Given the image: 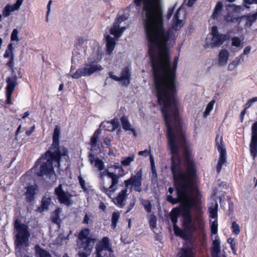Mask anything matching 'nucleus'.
Returning <instances> with one entry per match:
<instances>
[{
    "instance_id": "nucleus-1",
    "label": "nucleus",
    "mask_w": 257,
    "mask_h": 257,
    "mask_svg": "<svg viewBox=\"0 0 257 257\" xmlns=\"http://www.w3.org/2000/svg\"><path fill=\"white\" fill-rule=\"evenodd\" d=\"M158 102L167 128V137L172 156L171 170L176 184L177 197L171 194L174 192L169 188L170 195L167 200L173 204L180 202L184 204V224L190 232L201 230L204 225L203 217L202 195L195 186L196 170L193 163L188 162L187 172L181 170L179 148L187 147L180 117V105L176 90H155Z\"/></svg>"
},
{
    "instance_id": "nucleus-2",
    "label": "nucleus",
    "mask_w": 257,
    "mask_h": 257,
    "mask_svg": "<svg viewBox=\"0 0 257 257\" xmlns=\"http://www.w3.org/2000/svg\"><path fill=\"white\" fill-rule=\"evenodd\" d=\"M60 128L56 126L53 135V143L51 151H47L45 157L40 158L37 162L34 171L39 176L50 177L54 173V167H60L66 166L69 160L67 150L64 147H59Z\"/></svg>"
},
{
    "instance_id": "nucleus-3",
    "label": "nucleus",
    "mask_w": 257,
    "mask_h": 257,
    "mask_svg": "<svg viewBox=\"0 0 257 257\" xmlns=\"http://www.w3.org/2000/svg\"><path fill=\"white\" fill-rule=\"evenodd\" d=\"M15 228L17 231L15 241L16 254L17 257H31L27 254L26 251L22 250V247L28 246L29 239L30 236L28 231V226L21 221L17 219L15 222Z\"/></svg>"
},
{
    "instance_id": "nucleus-4",
    "label": "nucleus",
    "mask_w": 257,
    "mask_h": 257,
    "mask_svg": "<svg viewBox=\"0 0 257 257\" xmlns=\"http://www.w3.org/2000/svg\"><path fill=\"white\" fill-rule=\"evenodd\" d=\"M99 177L101 180L100 185L101 191L110 197L118 189L116 185L119 182V175L106 170L100 172Z\"/></svg>"
},
{
    "instance_id": "nucleus-5",
    "label": "nucleus",
    "mask_w": 257,
    "mask_h": 257,
    "mask_svg": "<svg viewBox=\"0 0 257 257\" xmlns=\"http://www.w3.org/2000/svg\"><path fill=\"white\" fill-rule=\"evenodd\" d=\"M102 69V66L95 61L88 59L87 62L84 64L71 75L74 79H78L83 76H89L93 73Z\"/></svg>"
},
{
    "instance_id": "nucleus-6",
    "label": "nucleus",
    "mask_w": 257,
    "mask_h": 257,
    "mask_svg": "<svg viewBox=\"0 0 257 257\" xmlns=\"http://www.w3.org/2000/svg\"><path fill=\"white\" fill-rule=\"evenodd\" d=\"M227 36L219 34L216 26L211 28L210 35L207 36L206 39V45L207 47L214 48L222 44L227 39Z\"/></svg>"
},
{
    "instance_id": "nucleus-7",
    "label": "nucleus",
    "mask_w": 257,
    "mask_h": 257,
    "mask_svg": "<svg viewBox=\"0 0 257 257\" xmlns=\"http://www.w3.org/2000/svg\"><path fill=\"white\" fill-rule=\"evenodd\" d=\"M112 249L109 245V239L104 237L97 245L96 252L97 257H110L112 253Z\"/></svg>"
},
{
    "instance_id": "nucleus-8",
    "label": "nucleus",
    "mask_w": 257,
    "mask_h": 257,
    "mask_svg": "<svg viewBox=\"0 0 257 257\" xmlns=\"http://www.w3.org/2000/svg\"><path fill=\"white\" fill-rule=\"evenodd\" d=\"M143 172L141 168L137 170L136 174L132 175L130 178L126 180L124 184L126 187L129 185H132L134 187L135 191L140 192L142 189L141 188L142 182Z\"/></svg>"
},
{
    "instance_id": "nucleus-9",
    "label": "nucleus",
    "mask_w": 257,
    "mask_h": 257,
    "mask_svg": "<svg viewBox=\"0 0 257 257\" xmlns=\"http://www.w3.org/2000/svg\"><path fill=\"white\" fill-rule=\"evenodd\" d=\"M6 82L7 84L6 87V95L7 97V102L8 104L11 103L12 95L15 91V88L18 85V77L16 74H12L11 76L6 78Z\"/></svg>"
},
{
    "instance_id": "nucleus-10",
    "label": "nucleus",
    "mask_w": 257,
    "mask_h": 257,
    "mask_svg": "<svg viewBox=\"0 0 257 257\" xmlns=\"http://www.w3.org/2000/svg\"><path fill=\"white\" fill-rule=\"evenodd\" d=\"M100 128H102L106 131L109 132H113L114 131V127L112 126V124L110 121H104L101 123L99 128L97 129L95 131L93 135L91 138L90 140V145L92 149H95L98 147V141L99 135L101 133V130Z\"/></svg>"
},
{
    "instance_id": "nucleus-11",
    "label": "nucleus",
    "mask_w": 257,
    "mask_h": 257,
    "mask_svg": "<svg viewBox=\"0 0 257 257\" xmlns=\"http://www.w3.org/2000/svg\"><path fill=\"white\" fill-rule=\"evenodd\" d=\"M127 18L128 15L127 14L119 16L116 18L113 26L110 29V34L113 35L117 40L121 36L125 30V27H120L119 25L122 22L124 21L127 19Z\"/></svg>"
},
{
    "instance_id": "nucleus-12",
    "label": "nucleus",
    "mask_w": 257,
    "mask_h": 257,
    "mask_svg": "<svg viewBox=\"0 0 257 257\" xmlns=\"http://www.w3.org/2000/svg\"><path fill=\"white\" fill-rule=\"evenodd\" d=\"M55 194L61 204H63L66 206H69L72 204V195L68 192L64 191L62 189L61 184H60L55 188Z\"/></svg>"
},
{
    "instance_id": "nucleus-13",
    "label": "nucleus",
    "mask_w": 257,
    "mask_h": 257,
    "mask_svg": "<svg viewBox=\"0 0 257 257\" xmlns=\"http://www.w3.org/2000/svg\"><path fill=\"white\" fill-rule=\"evenodd\" d=\"M109 76L114 80L120 82L123 86H127L130 83L131 72L127 67H125L121 71L120 77L116 76L113 72H109Z\"/></svg>"
},
{
    "instance_id": "nucleus-14",
    "label": "nucleus",
    "mask_w": 257,
    "mask_h": 257,
    "mask_svg": "<svg viewBox=\"0 0 257 257\" xmlns=\"http://www.w3.org/2000/svg\"><path fill=\"white\" fill-rule=\"evenodd\" d=\"M250 152L253 160L257 156V121L251 126V138L250 143Z\"/></svg>"
},
{
    "instance_id": "nucleus-15",
    "label": "nucleus",
    "mask_w": 257,
    "mask_h": 257,
    "mask_svg": "<svg viewBox=\"0 0 257 257\" xmlns=\"http://www.w3.org/2000/svg\"><path fill=\"white\" fill-rule=\"evenodd\" d=\"M218 138H216V146L217 150L220 153L219 158L217 163L216 171L217 173H219L221 170L222 166L226 162V150L223 145L222 144V139L220 138V144L218 142Z\"/></svg>"
},
{
    "instance_id": "nucleus-16",
    "label": "nucleus",
    "mask_w": 257,
    "mask_h": 257,
    "mask_svg": "<svg viewBox=\"0 0 257 257\" xmlns=\"http://www.w3.org/2000/svg\"><path fill=\"white\" fill-rule=\"evenodd\" d=\"M212 257H226L224 250H221L220 240L218 235L212 238V247L211 248Z\"/></svg>"
},
{
    "instance_id": "nucleus-17",
    "label": "nucleus",
    "mask_w": 257,
    "mask_h": 257,
    "mask_svg": "<svg viewBox=\"0 0 257 257\" xmlns=\"http://www.w3.org/2000/svg\"><path fill=\"white\" fill-rule=\"evenodd\" d=\"M23 0H17L16 3L14 5H7L3 11V15L5 17H8L11 12L18 10L22 4Z\"/></svg>"
},
{
    "instance_id": "nucleus-18",
    "label": "nucleus",
    "mask_w": 257,
    "mask_h": 257,
    "mask_svg": "<svg viewBox=\"0 0 257 257\" xmlns=\"http://www.w3.org/2000/svg\"><path fill=\"white\" fill-rule=\"evenodd\" d=\"M95 241V239L88 238L87 239L79 241L78 243L81 248H82L85 252L90 253L94 247Z\"/></svg>"
},
{
    "instance_id": "nucleus-19",
    "label": "nucleus",
    "mask_w": 257,
    "mask_h": 257,
    "mask_svg": "<svg viewBox=\"0 0 257 257\" xmlns=\"http://www.w3.org/2000/svg\"><path fill=\"white\" fill-rule=\"evenodd\" d=\"M127 188L121 190L117 197L113 199L114 203L117 206L122 207L124 205V201L126 199V197L127 195Z\"/></svg>"
},
{
    "instance_id": "nucleus-20",
    "label": "nucleus",
    "mask_w": 257,
    "mask_h": 257,
    "mask_svg": "<svg viewBox=\"0 0 257 257\" xmlns=\"http://www.w3.org/2000/svg\"><path fill=\"white\" fill-rule=\"evenodd\" d=\"M38 187L35 185H30L26 188L25 196L27 201H31L34 199V196L38 192Z\"/></svg>"
},
{
    "instance_id": "nucleus-21",
    "label": "nucleus",
    "mask_w": 257,
    "mask_h": 257,
    "mask_svg": "<svg viewBox=\"0 0 257 257\" xmlns=\"http://www.w3.org/2000/svg\"><path fill=\"white\" fill-rule=\"evenodd\" d=\"M120 121L123 130L125 131H131L135 137L137 136L135 130L132 127L131 124L126 116H122L120 118Z\"/></svg>"
},
{
    "instance_id": "nucleus-22",
    "label": "nucleus",
    "mask_w": 257,
    "mask_h": 257,
    "mask_svg": "<svg viewBox=\"0 0 257 257\" xmlns=\"http://www.w3.org/2000/svg\"><path fill=\"white\" fill-rule=\"evenodd\" d=\"M229 57V52L226 49H222L218 55V64L224 66L226 64Z\"/></svg>"
},
{
    "instance_id": "nucleus-23",
    "label": "nucleus",
    "mask_w": 257,
    "mask_h": 257,
    "mask_svg": "<svg viewBox=\"0 0 257 257\" xmlns=\"http://www.w3.org/2000/svg\"><path fill=\"white\" fill-rule=\"evenodd\" d=\"M106 40L107 52L110 54L114 50L115 45V41L113 38L107 35L105 37Z\"/></svg>"
},
{
    "instance_id": "nucleus-24",
    "label": "nucleus",
    "mask_w": 257,
    "mask_h": 257,
    "mask_svg": "<svg viewBox=\"0 0 257 257\" xmlns=\"http://www.w3.org/2000/svg\"><path fill=\"white\" fill-rule=\"evenodd\" d=\"M177 257H195V254L191 248L184 247L178 253Z\"/></svg>"
},
{
    "instance_id": "nucleus-25",
    "label": "nucleus",
    "mask_w": 257,
    "mask_h": 257,
    "mask_svg": "<svg viewBox=\"0 0 257 257\" xmlns=\"http://www.w3.org/2000/svg\"><path fill=\"white\" fill-rule=\"evenodd\" d=\"M36 257H51L49 252L41 248L39 245L35 246Z\"/></svg>"
},
{
    "instance_id": "nucleus-26",
    "label": "nucleus",
    "mask_w": 257,
    "mask_h": 257,
    "mask_svg": "<svg viewBox=\"0 0 257 257\" xmlns=\"http://www.w3.org/2000/svg\"><path fill=\"white\" fill-rule=\"evenodd\" d=\"M218 204L216 202L209 207V216L212 219H216L217 217Z\"/></svg>"
},
{
    "instance_id": "nucleus-27",
    "label": "nucleus",
    "mask_w": 257,
    "mask_h": 257,
    "mask_svg": "<svg viewBox=\"0 0 257 257\" xmlns=\"http://www.w3.org/2000/svg\"><path fill=\"white\" fill-rule=\"evenodd\" d=\"M180 214V210L178 208H174L171 213V220L173 224V227L177 226L178 216Z\"/></svg>"
},
{
    "instance_id": "nucleus-28",
    "label": "nucleus",
    "mask_w": 257,
    "mask_h": 257,
    "mask_svg": "<svg viewBox=\"0 0 257 257\" xmlns=\"http://www.w3.org/2000/svg\"><path fill=\"white\" fill-rule=\"evenodd\" d=\"M223 4L221 2H219L217 3L215 8L214 9V12L212 15V18L214 19L218 18L221 11L222 9Z\"/></svg>"
},
{
    "instance_id": "nucleus-29",
    "label": "nucleus",
    "mask_w": 257,
    "mask_h": 257,
    "mask_svg": "<svg viewBox=\"0 0 257 257\" xmlns=\"http://www.w3.org/2000/svg\"><path fill=\"white\" fill-rule=\"evenodd\" d=\"M62 211L61 208H58L55 210V211H54L52 215V220L53 222L56 224L60 223V220L59 218V215L61 213Z\"/></svg>"
},
{
    "instance_id": "nucleus-30",
    "label": "nucleus",
    "mask_w": 257,
    "mask_h": 257,
    "mask_svg": "<svg viewBox=\"0 0 257 257\" xmlns=\"http://www.w3.org/2000/svg\"><path fill=\"white\" fill-rule=\"evenodd\" d=\"M90 162L91 164H93L94 162V166L96 167L99 171H101L103 170L104 168V164L103 161L99 158H97L95 159L94 161L93 159H90Z\"/></svg>"
},
{
    "instance_id": "nucleus-31",
    "label": "nucleus",
    "mask_w": 257,
    "mask_h": 257,
    "mask_svg": "<svg viewBox=\"0 0 257 257\" xmlns=\"http://www.w3.org/2000/svg\"><path fill=\"white\" fill-rule=\"evenodd\" d=\"M211 236L212 239L214 238V236L218 235L217 231H218V223L216 219H215L214 221L211 222Z\"/></svg>"
},
{
    "instance_id": "nucleus-32",
    "label": "nucleus",
    "mask_w": 257,
    "mask_h": 257,
    "mask_svg": "<svg viewBox=\"0 0 257 257\" xmlns=\"http://www.w3.org/2000/svg\"><path fill=\"white\" fill-rule=\"evenodd\" d=\"M89 229L88 228H84L82 229L78 235V239L80 240L79 241H81L86 239H87L89 237H88L89 234Z\"/></svg>"
},
{
    "instance_id": "nucleus-33",
    "label": "nucleus",
    "mask_w": 257,
    "mask_h": 257,
    "mask_svg": "<svg viewBox=\"0 0 257 257\" xmlns=\"http://www.w3.org/2000/svg\"><path fill=\"white\" fill-rule=\"evenodd\" d=\"M243 42L240 38L234 37L231 39V45L236 47H243Z\"/></svg>"
},
{
    "instance_id": "nucleus-34",
    "label": "nucleus",
    "mask_w": 257,
    "mask_h": 257,
    "mask_svg": "<svg viewBox=\"0 0 257 257\" xmlns=\"http://www.w3.org/2000/svg\"><path fill=\"white\" fill-rule=\"evenodd\" d=\"M135 156L132 155L127 157H124L121 161V164L123 166H127L134 161Z\"/></svg>"
},
{
    "instance_id": "nucleus-35",
    "label": "nucleus",
    "mask_w": 257,
    "mask_h": 257,
    "mask_svg": "<svg viewBox=\"0 0 257 257\" xmlns=\"http://www.w3.org/2000/svg\"><path fill=\"white\" fill-rule=\"evenodd\" d=\"M120 217V214L118 212H114L112 213L111 217V227L114 229L117 225V222Z\"/></svg>"
},
{
    "instance_id": "nucleus-36",
    "label": "nucleus",
    "mask_w": 257,
    "mask_h": 257,
    "mask_svg": "<svg viewBox=\"0 0 257 257\" xmlns=\"http://www.w3.org/2000/svg\"><path fill=\"white\" fill-rule=\"evenodd\" d=\"M215 103V101L214 100H212L207 105L206 109L204 112V117H206L210 113V112L212 110L214 105Z\"/></svg>"
},
{
    "instance_id": "nucleus-37",
    "label": "nucleus",
    "mask_w": 257,
    "mask_h": 257,
    "mask_svg": "<svg viewBox=\"0 0 257 257\" xmlns=\"http://www.w3.org/2000/svg\"><path fill=\"white\" fill-rule=\"evenodd\" d=\"M111 168L114 169L115 171L116 170H118V173L117 175H119V177L122 176L124 174V170L121 166H120L119 163H115L114 165H112Z\"/></svg>"
},
{
    "instance_id": "nucleus-38",
    "label": "nucleus",
    "mask_w": 257,
    "mask_h": 257,
    "mask_svg": "<svg viewBox=\"0 0 257 257\" xmlns=\"http://www.w3.org/2000/svg\"><path fill=\"white\" fill-rule=\"evenodd\" d=\"M142 204L148 213L152 212V205L149 200L143 199L142 200Z\"/></svg>"
},
{
    "instance_id": "nucleus-39",
    "label": "nucleus",
    "mask_w": 257,
    "mask_h": 257,
    "mask_svg": "<svg viewBox=\"0 0 257 257\" xmlns=\"http://www.w3.org/2000/svg\"><path fill=\"white\" fill-rule=\"evenodd\" d=\"M13 44L12 43L9 44L8 46V49L6 50L5 53L4 55V57L5 58H8L10 56H14L13 53Z\"/></svg>"
},
{
    "instance_id": "nucleus-40",
    "label": "nucleus",
    "mask_w": 257,
    "mask_h": 257,
    "mask_svg": "<svg viewBox=\"0 0 257 257\" xmlns=\"http://www.w3.org/2000/svg\"><path fill=\"white\" fill-rule=\"evenodd\" d=\"M231 229L232 233L236 235L239 234L240 233L239 226L235 221L232 222Z\"/></svg>"
},
{
    "instance_id": "nucleus-41",
    "label": "nucleus",
    "mask_w": 257,
    "mask_h": 257,
    "mask_svg": "<svg viewBox=\"0 0 257 257\" xmlns=\"http://www.w3.org/2000/svg\"><path fill=\"white\" fill-rule=\"evenodd\" d=\"M51 199L50 198L44 197L42 200V210L47 209L50 203Z\"/></svg>"
},
{
    "instance_id": "nucleus-42",
    "label": "nucleus",
    "mask_w": 257,
    "mask_h": 257,
    "mask_svg": "<svg viewBox=\"0 0 257 257\" xmlns=\"http://www.w3.org/2000/svg\"><path fill=\"white\" fill-rule=\"evenodd\" d=\"M86 40L83 38H78L75 42V45L77 47H84L86 45Z\"/></svg>"
},
{
    "instance_id": "nucleus-43",
    "label": "nucleus",
    "mask_w": 257,
    "mask_h": 257,
    "mask_svg": "<svg viewBox=\"0 0 257 257\" xmlns=\"http://www.w3.org/2000/svg\"><path fill=\"white\" fill-rule=\"evenodd\" d=\"M257 19V12L252 15H250L248 16L247 18V23L246 25L248 24V23H249V26H250L252 24V23L255 22L256 20Z\"/></svg>"
},
{
    "instance_id": "nucleus-44",
    "label": "nucleus",
    "mask_w": 257,
    "mask_h": 257,
    "mask_svg": "<svg viewBox=\"0 0 257 257\" xmlns=\"http://www.w3.org/2000/svg\"><path fill=\"white\" fill-rule=\"evenodd\" d=\"M92 214L91 212L86 213L84 219L82 221L83 224H89L91 222Z\"/></svg>"
},
{
    "instance_id": "nucleus-45",
    "label": "nucleus",
    "mask_w": 257,
    "mask_h": 257,
    "mask_svg": "<svg viewBox=\"0 0 257 257\" xmlns=\"http://www.w3.org/2000/svg\"><path fill=\"white\" fill-rule=\"evenodd\" d=\"M174 231L176 235L179 236L182 238L185 237V233L183 230L180 229L177 225L174 226Z\"/></svg>"
},
{
    "instance_id": "nucleus-46",
    "label": "nucleus",
    "mask_w": 257,
    "mask_h": 257,
    "mask_svg": "<svg viewBox=\"0 0 257 257\" xmlns=\"http://www.w3.org/2000/svg\"><path fill=\"white\" fill-rule=\"evenodd\" d=\"M227 242L230 245V247L232 250L233 253L236 254L235 243L234 238H229L227 239Z\"/></svg>"
},
{
    "instance_id": "nucleus-47",
    "label": "nucleus",
    "mask_w": 257,
    "mask_h": 257,
    "mask_svg": "<svg viewBox=\"0 0 257 257\" xmlns=\"http://www.w3.org/2000/svg\"><path fill=\"white\" fill-rule=\"evenodd\" d=\"M149 222L150 225L152 228L156 227L157 219L155 215H152L150 216Z\"/></svg>"
},
{
    "instance_id": "nucleus-48",
    "label": "nucleus",
    "mask_w": 257,
    "mask_h": 257,
    "mask_svg": "<svg viewBox=\"0 0 257 257\" xmlns=\"http://www.w3.org/2000/svg\"><path fill=\"white\" fill-rule=\"evenodd\" d=\"M18 31L17 29H15L14 30H13L11 37V41H19V39L18 36Z\"/></svg>"
},
{
    "instance_id": "nucleus-49",
    "label": "nucleus",
    "mask_w": 257,
    "mask_h": 257,
    "mask_svg": "<svg viewBox=\"0 0 257 257\" xmlns=\"http://www.w3.org/2000/svg\"><path fill=\"white\" fill-rule=\"evenodd\" d=\"M244 6L247 9H249V5L252 4H257V0H243Z\"/></svg>"
},
{
    "instance_id": "nucleus-50",
    "label": "nucleus",
    "mask_w": 257,
    "mask_h": 257,
    "mask_svg": "<svg viewBox=\"0 0 257 257\" xmlns=\"http://www.w3.org/2000/svg\"><path fill=\"white\" fill-rule=\"evenodd\" d=\"M7 66L9 67L11 70L12 74H15V70L14 68V56H12L10 60L7 64Z\"/></svg>"
},
{
    "instance_id": "nucleus-51",
    "label": "nucleus",
    "mask_w": 257,
    "mask_h": 257,
    "mask_svg": "<svg viewBox=\"0 0 257 257\" xmlns=\"http://www.w3.org/2000/svg\"><path fill=\"white\" fill-rule=\"evenodd\" d=\"M78 180L80 183V185L82 188V189L84 191H86L87 190V188H86V186H85V180L82 178L81 176L78 177Z\"/></svg>"
},
{
    "instance_id": "nucleus-52",
    "label": "nucleus",
    "mask_w": 257,
    "mask_h": 257,
    "mask_svg": "<svg viewBox=\"0 0 257 257\" xmlns=\"http://www.w3.org/2000/svg\"><path fill=\"white\" fill-rule=\"evenodd\" d=\"M110 122L112 124V126L114 127V130H115L119 125V122L118 118H114L112 119Z\"/></svg>"
},
{
    "instance_id": "nucleus-53",
    "label": "nucleus",
    "mask_w": 257,
    "mask_h": 257,
    "mask_svg": "<svg viewBox=\"0 0 257 257\" xmlns=\"http://www.w3.org/2000/svg\"><path fill=\"white\" fill-rule=\"evenodd\" d=\"M242 58V55H240L239 56L236 57L232 63L236 67L240 63V60Z\"/></svg>"
},
{
    "instance_id": "nucleus-54",
    "label": "nucleus",
    "mask_w": 257,
    "mask_h": 257,
    "mask_svg": "<svg viewBox=\"0 0 257 257\" xmlns=\"http://www.w3.org/2000/svg\"><path fill=\"white\" fill-rule=\"evenodd\" d=\"M224 19L226 22H233L234 18L233 17L231 13H228L227 16H224Z\"/></svg>"
},
{
    "instance_id": "nucleus-55",
    "label": "nucleus",
    "mask_w": 257,
    "mask_h": 257,
    "mask_svg": "<svg viewBox=\"0 0 257 257\" xmlns=\"http://www.w3.org/2000/svg\"><path fill=\"white\" fill-rule=\"evenodd\" d=\"M111 140L108 137H105L103 140V143L106 146H110L111 145Z\"/></svg>"
},
{
    "instance_id": "nucleus-56",
    "label": "nucleus",
    "mask_w": 257,
    "mask_h": 257,
    "mask_svg": "<svg viewBox=\"0 0 257 257\" xmlns=\"http://www.w3.org/2000/svg\"><path fill=\"white\" fill-rule=\"evenodd\" d=\"M176 5H175L173 8L169 9L168 14H167V18L168 19H170V18L172 16V15L174 13V11L175 9Z\"/></svg>"
},
{
    "instance_id": "nucleus-57",
    "label": "nucleus",
    "mask_w": 257,
    "mask_h": 257,
    "mask_svg": "<svg viewBox=\"0 0 257 257\" xmlns=\"http://www.w3.org/2000/svg\"><path fill=\"white\" fill-rule=\"evenodd\" d=\"M251 46H248L246 47L244 49L243 52V54L242 55H247V54H248L250 53V52L251 51Z\"/></svg>"
},
{
    "instance_id": "nucleus-58",
    "label": "nucleus",
    "mask_w": 257,
    "mask_h": 257,
    "mask_svg": "<svg viewBox=\"0 0 257 257\" xmlns=\"http://www.w3.org/2000/svg\"><path fill=\"white\" fill-rule=\"evenodd\" d=\"M240 7V6H235L234 5H228V6L227 7V8H226V10L228 11H229V10L230 9H232L233 10H237V8H239Z\"/></svg>"
},
{
    "instance_id": "nucleus-59",
    "label": "nucleus",
    "mask_w": 257,
    "mask_h": 257,
    "mask_svg": "<svg viewBox=\"0 0 257 257\" xmlns=\"http://www.w3.org/2000/svg\"><path fill=\"white\" fill-rule=\"evenodd\" d=\"M149 153V151L147 150H145L143 151H140L139 152V155L140 156H144L146 157L148 156Z\"/></svg>"
},
{
    "instance_id": "nucleus-60",
    "label": "nucleus",
    "mask_w": 257,
    "mask_h": 257,
    "mask_svg": "<svg viewBox=\"0 0 257 257\" xmlns=\"http://www.w3.org/2000/svg\"><path fill=\"white\" fill-rule=\"evenodd\" d=\"M90 253L87 252H80L79 253V257H87Z\"/></svg>"
},
{
    "instance_id": "nucleus-61",
    "label": "nucleus",
    "mask_w": 257,
    "mask_h": 257,
    "mask_svg": "<svg viewBox=\"0 0 257 257\" xmlns=\"http://www.w3.org/2000/svg\"><path fill=\"white\" fill-rule=\"evenodd\" d=\"M236 66L232 62L229 64L228 66V69L229 71H232L235 68Z\"/></svg>"
},
{
    "instance_id": "nucleus-62",
    "label": "nucleus",
    "mask_w": 257,
    "mask_h": 257,
    "mask_svg": "<svg viewBox=\"0 0 257 257\" xmlns=\"http://www.w3.org/2000/svg\"><path fill=\"white\" fill-rule=\"evenodd\" d=\"M106 206L104 204V203L101 202L99 204V208L100 209L102 210V211H104L106 209Z\"/></svg>"
},
{
    "instance_id": "nucleus-63",
    "label": "nucleus",
    "mask_w": 257,
    "mask_h": 257,
    "mask_svg": "<svg viewBox=\"0 0 257 257\" xmlns=\"http://www.w3.org/2000/svg\"><path fill=\"white\" fill-rule=\"evenodd\" d=\"M246 113V110L244 109L243 110H242L240 114V118L241 119V121H242L244 117V115H245Z\"/></svg>"
},
{
    "instance_id": "nucleus-64",
    "label": "nucleus",
    "mask_w": 257,
    "mask_h": 257,
    "mask_svg": "<svg viewBox=\"0 0 257 257\" xmlns=\"http://www.w3.org/2000/svg\"><path fill=\"white\" fill-rule=\"evenodd\" d=\"M196 1V0H188L187 4L188 6L189 7H191Z\"/></svg>"
}]
</instances>
